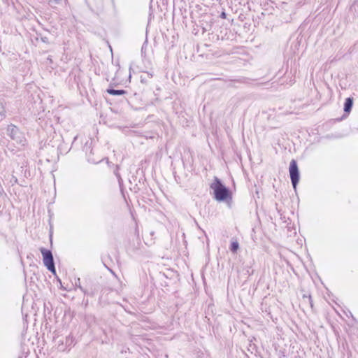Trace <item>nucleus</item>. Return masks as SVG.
I'll use <instances>...</instances> for the list:
<instances>
[{"label":"nucleus","instance_id":"ddd939ff","mask_svg":"<svg viewBox=\"0 0 358 358\" xmlns=\"http://www.w3.org/2000/svg\"><path fill=\"white\" fill-rule=\"evenodd\" d=\"M222 17H225V13H222Z\"/></svg>","mask_w":358,"mask_h":358},{"label":"nucleus","instance_id":"f8f14e48","mask_svg":"<svg viewBox=\"0 0 358 358\" xmlns=\"http://www.w3.org/2000/svg\"><path fill=\"white\" fill-rule=\"evenodd\" d=\"M70 338H66V343L67 344L69 341Z\"/></svg>","mask_w":358,"mask_h":358},{"label":"nucleus","instance_id":"0eeeda50","mask_svg":"<svg viewBox=\"0 0 358 358\" xmlns=\"http://www.w3.org/2000/svg\"><path fill=\"white\" fill-rule=\"evenodd\" d=\"M107 92L111 95L120 96L125 94L126 91H107Z\"/></svg>","mask_w":358,"mask_h":358},{"label":"nucleus","instance_id":"9d476101","mask_svg":"<svg viewBox=\"0 0 358 358\" xmlns=\"http://www.w3.org/2000/svg\"><path fill=\"white\" fill-rule=\"evenodd\" d=\"M59 1H60V0H50V1H49V3H50V4H51V5H54V4H57V3H59Z\"/></svg>","mask_w":358,"mask_h":358},{"label":"nucleus","instance_id":"6e6552de","mask_svg":"<svg viewBox=\"0 0 358 358\" xmlns=\"http://www.w3.org/2000/svg\"><path fill=\"white\" fill-rule=\"evenodd\" d=\"M76 286L79 288L83 293H86V291L84 289V288L80 285V279L78 278L76 280L75 282Z\"/></svg>","mask_w":358,"mask_h":358},{"label":"nucleus","instance_id":"f03ea898","mask_svg":"<svg viewBox=\"0 0 358 358\" xmlns=\"http://www.w3.org/2000/svg\"><path fill=\"white\" fill-rule=\"evenodd\" d=\"M6 134L16 144L24 146L27 143L24 134L15 125L10 124L6 128Z\"/></svg>","mask_w":358,"mask_h":358},{"label":"nucleus","instance_id":"423d86ee","mask_svg":"<svg viewBox=\"0 0 358 358\" xmlns=\"http://www.w3.org/2000/svg\"><path fill=\"white\" fill-rule=\"evenodd\" d=\"M238 248H239V244L237 241H233L231 243L230 250L232 252H234V253L236 252Z\"/></svg>","mask_w":358,"mask_h":358},{"label":"nucleus","instance_id":"9b49d317","mask_svg":"<svg viewBox=\"0 0 358 358\" xmlns=\"http://www.w3.org/2000/svg\"><path fill=\"white\" fill-rule=\"evenodd\" d=\"M4 110L1 105H0V115L3 114Z\"/></svg>","mask_w":358,"mask_h":358},{"label":"nucleus","instance_id":"1a4fd4ad","mask_svg":"<svg viewBox=\"0 0 358 358\" xmlns=\"http://www.w3.org/2000/svg\"><path fill=\"white\" fill-rule=\"evenodd\" d=\"M303 300L306 301L309 303V304L310 305L311 307H313V301H312V298H311V296L310 295H306V294H303Z\"/></svg>","mask_w":358,"mask_h":358},{"label":"nucleus","instance_id":"20e7f679","mask_svg":"<svg viewBox=\"0 0 358 358\" xmlns=\"http://www.w3.org/2000/svg\"><path fill=\"white\" fill-rule=\"evenodd\" d=\"M289 175L293 187L296 189L299 180V171L297 163L294 159H292L289 164Z\"/></svg>","mask_w":358,"mask_h":358},{"label":"nucleus","instance_id":"f257e3e1","mask_svg":"<svg viewBox=\"0 0 358 358\" xmlns=\"http://www.w3.org/2000/svg\"><path fill=\"white\" fill-rule=\"evenodd\" d=\"M210 187L213 190L214 198L217 201H222L230 196L229 189L222 184L217 177L214 178L213 182L210 184Z\"/></svg>","mask_w":358,"mask_h":358},{"label":"nucleus","instance_id":"4468645a","mask_svg":"<svg viewBox=\"0 0 358 358\" xmlns=\"http://www.w3.org/2000/svg\"><path fill=\"white\" fill-rule=\"evenodd\" d=\"M19 358H21V357H19Z\"/></svg>","mask_w":358,"mask_h":358},{"label":"nucleus","instance_id":"7ed1b4c3","mask_svg":"<svg viewBox=\"0 0 358 358\" xmlns=\"http://www.w3.org/2000/svg\"><path fill=\"white\" fill-rule=\"evenodd\" d=\"M40 251L43 256V264L46 268L52 273L55 274L56 270L55 266L54 258L50 250L44 248H40Z\"/></svg>","mask_w":358,"mask_h":358},{"label":"nucleus","instance_id":"39448f33","mask_svg":"<svg viewBox=\"0 0 358 358\" xmlns=\"http://www.w3.org/2000/svg\"><path fill=\"white\" fill-rule=\"evenodd\" d=\"M353 97H348L345 99V103H344V111L345 113H349L352 108L353 106Z\"/></svg>","mask_w":358,"mask_h":358}]
</instances>
